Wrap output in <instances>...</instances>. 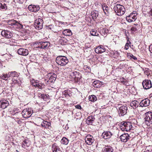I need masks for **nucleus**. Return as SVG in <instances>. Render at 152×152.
I'll use <instances>...</instances> for the list:
<instances>
[{
    "mask_svg": "<svg viewBox=\"0 0 152 152\" xmlns=\"http://www.w3.org/2000/svg\"><path fill=\"white\" fill-rule=\"evenodd\" d=\"M34 81L33 82H32V85L35 87H37L38 82L37 80L34 81Z\"/></svg>",
    "mask_w": 152,
    "mask_h": 152,
    "instance_id": "nucleus-48",
    "label": "nucleus"
},
{
    "mask_svg": "<svg viewBox=\"0 0 152 152\" xmlns=\"http://www.w3.org/2000/svg\"><path fill=\"white\" fill-rule=\"evenodd\" d=\"M7 38H2L1 40V42L2 43H4L6 44H8L10 42V40L7 39Z\"/></svg>",
    "mask_w": 152,
    "mask_h": 152,
    "instance_id": "nucleus-37",
    "label": "nucleus"
},
{
    "mask_svg": "<svg viewBox=\"0 0 152 152\" xmlns=\"http://www.w3.org/2000/svg\"><path fill=\"white\" fill-rule=\"evenodd\" d=\"M87 68H88V70H90L91 69H90V68H89V67H87Z\"/></svg>",
    "mask_w": 152,
    "mask_h": 152,
    "instance_id": "nucleus-60",
    "label": "nucleus"
},
{
    "mask_svg": "<svg viewBox=\"0 0 152 152\" xmlns=\"http://www.w3.org/2000/svg\"><path fill=\"white\" fill-rule=\"evenodd\" d=\"M113 133L110 131H105L102 134V137L104 139L110 138L113 135Z\"/></svg>",
    "mask_w": 152,
    "mask_h": 152,
    "instance_id": "nucleus-14",
    "label": "nucleus"
},
{
    "mask_svg": "<svg viewBox=\"0 0 152 152\" xmlns=\"http://www.w3.org/2000/svg\"><path fill=\"white\" fill-rule=\"evenodd\" d=\"M149 14L150 15L152 16V9H151L150 11L149 12Z\"/></svg>",
    "mask_w": 152,
    "mask_h": 152,
    "instance_id": "nucleus-56",
    "label": "nucleus"
},
{
    "mask_svg": "<svg viewBox=\"0 0 152 152\" xmlns=\"http://www.w3.org/2000/svg\"><path fill=\"white\" fill-rule=\"evenodd\" d=\"M118 38L116 36H114L113 38V41L115 42L118 39Z\"/></svg>",
    "mask_w": 152,
    "mask_h": 152,
    "instance_id": "nucleus-52",
    "label": "nucleus"
},
{
    "mask_svg": "<svg viewBox=\"0 0 152 152\" xmlns=\"http://www.w3.org/2000/svg\"><path fill=\"white\" fill-rule=\"evenodd\" d=\"M88 99L89 101L91 102H94L97 100L96 96L94 95L89 96Z\"/></svg>",
    "mask_w": 152,
    "mask_h": 152,
    "instance_id": "nucleus-35",
    "label": "nucleus"
},
{
    "mask_svg": "<svg viewBox=\"0 0 152 152\" xmlns=\"http://www.w3.org/2000/svg\"><path fill=\"white\" fill-rule=\"evenodd\" d=\"M47 76L48 80L46 83L47 84H49L51 83H54L57 77L56 75L53 73H48Z\"/></svg>",
    "mask_w": 152,
    "mask_h": 152,
    "instance_id": "nucleus-6",
    "label": "nucleus"
},
{
    "mask_svg": "<svg viewBox=\"0 0 152 152\" xmlns=\"http://www.w3.org/2000/svg\"><path fill=\"white\" fill-rule=\"evenodd\" d=\"M75 107L77 109H81V107L80 105H77L75 106Z\"/></svg>",
    "mask_w": 152,
    "mask_h": 152,
    "instance_id": "nucleus-53",
    "label": "nucleus"
},
{
    "mask_svg": "<svg viewBox=\"0 0 152 152\" xmlns=\"http://www.w3.org/2000/svg\"><path fill=\"white\" fill-rule=\"evenodd\" d=\"M142 84L144 88L148 89L152 87L151 82L150 80H145L142 83Z\"/></svg>",
    "mask_w": 152,
    "mask_h": 152,
    "instance_id": "nucleus-10",
    "label": "nucleus"
},
{
    "mask_svg": "<svg viewBox=\"0 0 152 152\" xmlns=\"http://www.w3.org/2000/svg\"><path fill=\"white\" fill-rule=\"evenodd\" d=\"M135 13H131L129 15L126 17V19L127 21L129 23H131L133 21H134L137 19Z\"/></svg>",
    "mask_w": 152,
    "mask_h": 152,
    "instance_id": "nucleus-11",
    "label": "nucleus"
},
{
    "mask_svg": "<svg viewBox=\"0 0 152 152\" xmlns=\"http://www.w3.org/2000/svg\"><path fill=\"white\" fill-rule=\"evenodd\" d=\"M18 52L19 55L23 56H27L28 54V50L23 48L19 49L18 51Z\"/></svg>",
    "mask_w": 152,
    "mask_h": 152,
    "instance_id": "nucleus-12",
    "label": "nucleus"
},
{
    "mask_svg": "<svg viewBox=\"0 0 152 152\" xmlns=\"http://www.w3.org/2000/svg\"><path fill=\"white\" fill-rule=\"evenodd\" d=\"M150 146H148V147H147L146 148V149H148V148L149 147H150Z\"/></svg>",
    "mask_w": 152,
    "mask_h": 152,
    "instance_id": "nucleus-62",
    "label": "nucleus"
},
{
    "mask_svg": "<svg viewBox=\"0 0 152 152\" xmlns=\"http://www.w3.org/2000/svg\"><path fill=\"white\" fill-rule=\"evenodd\" d=\"M129 44L128 43H126L125 48L126 50H127L128 49L129 46H128Z\"/></svg>",
    "mask_w": 152,
    "mask_h": 152,
    "instance_id": "nucleus-54",
    "label": "nucleus"
},
{
    "mask_svg": "<svg viewBox=\"0 0 152 152\" xmlns=\"http://www.w3.org/2000/svg\"><path fill=\"white\" fill-rule=\"evenodd\" d=\"M129 56L131 57V59H132L134 60H136L137 59V58L132 54H131Z\"/></svg>",
    "mask_w": 152,
    "mask_h": 152,
    "instance_id": "nucleus-50",
    "label": "nucleus"
},
{
    "mask_svg": "<svg viewBox=\"0 0 152 152\" xmlns=\"http://www.w3.org/2000/svg\"><path fill=\"white\" fill-rule=\"evenodd\" d=\"M10 77H16L18 76V73L15 71H12L9 72Z\"/></svg>",
    "mask_w": 152,
    "mask_h": 152,
    "instance_id": "nucleus-34",
    "label": "nucleus"
},
{
    "mask_svg": "<svg viewBox=\"0 0 152 152\" xmlns=\"http://www.w3.org/2000/svg\"><path fill=\"white\" fill-rule=\"evenodd\" d=\"M95 120V118L93 116L91 115L88 116L87 118L86 123L88 125H92L93 122Z\"/></svg>",
    "mask_w": 152,
    "mask_h": 152,
    "instance_id": "nucleus-23",
    "label": "nucleus"
},
{
    "mask_svg": "<svg viewBox=\"0 0 152 152\" xmlns=\"http://www.w3.org/2000/svg\"><path fill=\"white\" fill-rule=\"evenodd\" d=\"M52 150L53 152H59L60 151V148L56 143L53 145Z\"/></svg>",
    "mask_w": 152,
    "mask_h": 152,
    "instance_id": "nucleus-25",
    "label": "nucleus"
},
{
    "mask_svg": "<svg viewBox=\"0 0 152 152\" xmlns=\"http://www.w3.org/2000/svg\"><path fill=\"white\" fill-rule=\"evenodd\" d=\"M12 82L14 83V84H17L18 83L19 81L16 80L15 78H13L12 79Z\"/></svg>",
    "mask_w": 152,
    "mask_h": 152,
    "instance_id": "nucleus-51",
    "label": "nucleus"
},
{
    "mask_svg": "<svg viewBox=\"0 0 152 152\" xmlns=\"http://www.w3.org/2000/svg\"><path fill=\"white\" fill-rule=\"evenodd\" d=\"M23 117L25 118H28L30 117L31 115V110L29 109H24L22 112Z\"/></svg>",
    "mask_w": 152,
    "mask_h": 152,
    "instance_id": "nucleus-8",
    "label": "nucleus"
},
{
    "mask_svg": "<svg viewBox=\"0 0 152 152\" xmlns=\"http://www.w3.org/2000/svg\"><path fill=\"white\" fill-rule=\"evenodd\" d=\"M93 86L94 87L99 88L103 84V82L99 80L94 81L93 83Z\"/></svg>",
    "mask_w": 152,
    "mask_h": 152,
    "instance_id": "nucleus-22",
    "label": "nucleus"
},
{
    "mask_svg": "<svg viewBox=\"0 0 152 152\" xmlns=\"http://www.w3.org/2000/svg\"><path fill=\"white\" fill-rule=\"evenodd\" d=\"M50 43L47 42H40L38 44V47L41 49H46L48 48Z\"/></svg>",
    "mask_w": 152,
    "mask_h": 152,
    "instance_id": "nucleus-13",
    "label": "nucleus"
},
{
    "mask_svg": "<svg viewBox=\"0 0 152 152\" xmlns=\"http://www.w3.org/2000/svg\"><path fill=\"white\" fill-rule=\"evenodd\" d=\"M98 15V11H93L91 13V16L93 20L96 19Z\"/></svg>",
    "mask_w": 152,
    "mask_h": 152,
    "instance_id": "nucleus-29",
    "label": "nucleus"
},
{
    "mask_svg": "<svg viewBox=\"0 0 152 152\" xmlns=\"http://www.w3.org/2000/svg\"><path fill=\"white\" fill-rule=\"evenodd\" d=\"M75 71L71 72L69 76L70 78L75 80Z\"/></svg>",
    "mask_w": 152,
    "mask_h": 152,
    "instance_id": "nucleus-44",
    "label": "nucleus"
},
{
    "mask_svg": "<svg viewBox=\"0 0 152 152\" xmlns=\"http://www.w3.org/2000/svg\"><path fill=\"white\" fill-rule=\"evenodd\" d=\"M9 105L8 101L6 100L3 99L0 101V107L2 109H4Z\"/></svg>",
    "mask_w": 152,
    "mask_h": 152,
    "instance_id": "nucleus-16",
    "label": "nucleus"
},
{
    "mask_svg": "<svg viewBox=\"0 0 152 152\" xmlns=\"http://www.w3.org/2000/svg\"><path fill=\"white\" fill-rule=\"evenodd\" d=\"M62 34L66 36H70L72 35V32L69 29H65L62 32Z\"/></svg>",
    "mask_w": 152,
    "mask_h": 152,
    "instance_id": "nucleus-27",
    "label": "nucleus"
},
{
    "mask_svg": "<svg viewBox=\"0 0 152 152\" xmlns=\"http://www.w3.org/2000/svg\"><path fill=\"white\" fill-rule=\"evenodd\" d=\"M120 124V129L123 131L128 132L133 129L132 124L130 122L123 121Z\"/></svg>",
    "mask_w": 152,
    "mask_h": 152,
    "instance_id": "nucleus-1",
    "label": "nucleus"
},
{
    "mask_svg": "<svg viewBox=\"0 0 152 152\" xmlns=\"http://www.w3.org/2000/svg\"><path fill=\"white\" fill-rule=\"evenodd\" d=\"M117 109H118V112L120 116H123L127 113V107L125 105H122L118 104L117 106Z\"/></svg>",
    "mask_w": 152,
    "mask_h": 152,
    "instance_id": "nucleus-5",
    "label": "nucleus"
},
{
    "mask_svg": "<svg viewBox=\"0 0 152 152\" xmlns=\"http://www.w3.org/2000/svg\"><path fill=\"white\" fill-rule=\"evenodd\" d=\"M0 10H6L7 8L6 4H3L1 3H0Z\"/></svg>",
    "mask_w": 152,
    "mask_h": 152,
    "instance_id": "nucleus-42",
    "label": "nucleus"
},
{
    "mask_svg": "<svg viewBox=\"0 0 152 152\" xmlns=\"http://www.w3.org/2000/svg\"><path fill=\"white\" fill-rule=\"evenodd\" d=\"M90 33L91 35L92 36H99V34L97 32L96 30L95 29H91Z\"/></svg>",
    "mask_w": 152,
    "mask_h": 152,
    "instance_id": "nucleus-32",
    "label": "nucleus"
},
{
    "mask_svg": "<svg viewBox=\"0 0 152 152\" xmlns=\"http://www.w3.org/2000/svg\"><path fill=\"white\" fill-rule=\"evenodd\" d=\"M44 87L45 85L43 83H42L39 81L38 82L37 87L39 89H42L44 88Z\"/></svg>",
    "mask_w": 152,
    "mask_h": 152,
    "instance_id": "nucleus-39",
    "label": "nucleus"
},
{
    "mask_svg": "<svg viewBox=\"0 0 152 152\" xmlns=\"http://www.w3.org/2000/svg\"><path fill=\"white\" fill-rule=\"evenodd\" d=\"M60 41V42L61 43V44L63 45L64 44L63 42L64 41L63 40L64 37H62L61 36H59L58 38Z\"/></svg>",
    "mask_w": 152,
    "mask_h": 152,
    "instance_id": "nucleus-45",
    "label": "nucleus"
},
{
    "mask_svg": "<svg viewBox=\"0 0 152 152\" xmlns=\"http://www.w3.org/2000/svg\"><path fill=\"white\" fill-rule=\"evenodd\" d=\"M1 77L3 79L7 80L10 77L9 72L7 73L3 74L1 75Z\"/></svg>",
    "mask_w": 152,
    "mask_h": 152,
    "instance_id": "nucleus-28",
    "label": "nucleus"
},
{
    "mask_svg": "<svg viewBox=\"0 0 152 152\" xmlns=\"http://www.w3.org/2000/svg\"><path fill=\"white\" fill-rule=\"evenodd\" d=\"M62 1L64 2V4L66 5H69L70 3V1L68 0H62Z\"/></svg>",
    "mask_w": 152,
    "mask_h": 152,
    "instance_id": "nucleus-49",
    "label": "nucleus"
},
{
    "mask_svg": "<svg viewBox=\"0 0 152 152\" xmlns=\"http://www.w3.org/2000/svg\"><path fill=\"white\" fill-rule=\"evenodd\" d=\"M85 141L86 143L88 145H91L94 142V140L92 136L91 135H87L85 139Z\"/></svg>",
    "mask_w": 152,
    "mask_h": 152,
    "instance_id": "nucleus-20",
    "label": "nucleus"
},
{
    "mask_svg": "<svg viewBox=\"0 0 152 152\" xmlns=\"http://www.w3.org/2000/svg\"><path fill=\"white\" fill-rule=\"evenodd\" d=\"M113 9L118 16H121L125 13V9L124 7L120 4L115 5Z\"/></svg>",
    "mask_w": 152,
    "mask_h": 152,
    "instance_id": "nucleus-2",
    "label": "nucleus"
},
{
    "mask_svg": "<svg viewBox=\"0 0 152 152\" xmlns=\"http://www.w3.org/2000/svg\"><path fill=\"white\" fill-rule=\"evenodd\" d=\"M28 9L30 11L36 12L39 10V8L38 6L30 5L28 7Z\"/></svg>",
    "mask_w": 152,
    "mask_h": 152,
    "instance_id": "nucleus-19",
    "label": "nucleus"
},
{
    "mask_svg": "<svg viewBox=\"0 0 152 152\" xmlns=\"http://www.w3.org/2000/svg\"><path fill=\"white\" fill-rule=\"evenodd\" d=\"M102 7L104 13H106V12H108L109 8L106 5L103 4L102 5Z\"/></svg>",
    "mask_w": 152,
    "mask_h": 152,
    "instance_id": "nucleus-40",
    "label": "nucleus"
},
{
    "mask_svg": "<svg viewBox=\"0 0 152 152\" xmlns=\"http://www.w3.org/2000/svg\"><path fill=\"white\" fill-rule=\"evenodd\" d=\"M101 34L104 36H106V32L105 31V30L104 29H103L102 32H101Z\"/></svg>",
    "mask_w": 152,
    "mask_h": 152,
    "instance_id": "nucleus-47",
    "label": "nucleus"
},
{
    "mask_svg": "<svg viewBox=\"0 0 152 152\" xmlns=\"http://www.w3.org/2000/svg\"><path fill=\"white\" fill-rule=\"evenodd\" d=\"M42 56L41 57H42L43 58H45V57H46L44 55H42Z\"/></svg>",
    "mask_w": 152,
    "mask_h": 152,
    "instance_id": "nucleus-57",
    "label": "nucleus"
},
{
    "mask_svg": "<svg viewBox=\"0 0 152 152\" xmlns=\"http://www.w3.org/2000/svg\"><path fill=\"white\" fill-rule=\"evenodd\" d=\"M24 143H26V141H24Z\"/></svg>",
    "mask_w": 152,
    "mask_h": 152,
    "instance_id": "nucleus-64",
    "label": "nucleus"
},
{
    "mask_svg": "<svg viewBox=\"0 0 152 152\" xmlns=\"http://www.w3.org/2000/svg\"><path fill=\"white\" fill-rule=\"evenodd\" d=\"M2 65V64L1 62L0 61V66H1Z\"/></svg>",
    "mask_w": 152,
    "mask_h": 152,
    "instance_id": "nucleus-61",
    "label": "nucleus"
},
{
    "mask_svg": "<svg viewBox=\"0 0 152 152\" xmlns=\"http://www.w3.org/2000/svg\"><path fill=\"white\" fill-rule=\"evenodd\" d=\"M138 105L139 102L135 100L133 101L130 103V106L133 109H136L138 107Z\"/></svg>",
    "mask_w": 152,
    "mask_h": 152,
    "instance_id": "nucleus-24",
    "label": "nucleus"
},
{
    "mask_svg": "<svg viewBox=\"0 0 152 152\" xmlns=\"http://www.w3.org/2000/svg\"><path fill=\"white\" fill-rule=\"evenodd\" d=\"M149 50L150 51H151V53H152V44L149 46Z\"/></svg>",
    "mask_w": 152,
    "mask_h": 152,
    "instance_id": "nucleus-55",
    "label": "nucleus"
},
{
    "mask_svg": "<svg viewBox=\"0 0 152 152\" xmlns=\"http://www.w3.org/2000/svg\"><path fill=\"white\" fill-rule=\"evenodd\" d=\"M120 82L122 83L124 85H125L126 86H128L129 85L127 80L124 78H121L120 79Z\"/></svg>",
    "mask_w": 152,
    "mask_h": 152,
    "instance_id": "nucleus-36",
    "label": "nucleus"
},
{
    "mask_svg": "<svg viewBox=\"0 0 152 152\" xmlns=\"http://www.w3.org/2000/svg\"><path fill=\"white\" fill-rule=\"evenodd\" d=\"M63 94L64 95L65 97L67 96H70L71 95L70 91L68 89L66 90L63 92Z\"/></svg>",
    "mask_w": 152,
    "mask_h": 152,
    "instance_id": "nucleus-31",
    "label": "nucleus"
},
{
    "mask_svg": "<svg viewBox=\"0 0 152 152\" xmlns=\"http://www.w3.org/2000/svg\"><path fill=\"white\" fill-rule=\"evenodd\" d=\"M149 151V150H146V151L145 152H148V151Z\"/></svg>",
    "mask_w": 152,
    "mask_h": 152,
    "instance_id": "nucleus-59",
    "label": "nucleus"
},
{
    "mask_svg": "<svg viewBox=\"0 0 152 152\" xmlns=\"http://www.w3.org/2000/svg\"><path fill=\"white\" fill-rule=\"evenodd\" d=\"M8 23V24L11 26L16 25L19 28H23V26L15 20H9Z\"/></svg>",
    "mask_w": 152,
    "mask_h": 152,
    "instance_id": "nucleus-15",
    "label": "nucleus"
},
{
    "mask_svg": "<svg viewBox=\"0 0 152 152\" xmlns=\"http://www.w3.org/2000/svg\"><path fill=\"white\" fill-rule=\"evenodd\" d=\"M105 49L103 46H99L95 49V52L97 53H101L104 52Z\"/></svg>",
    "mask_w": 152,
    "mask_h": 152,
    "instance_id": "nucleus-17",
    "label": "nucleus"
},
{
    "mask_svg": "<svg viewBox=\"0 0 152 152\" xmlns=\"http://www.w3.org/2000/svg\"><path fill=\"white\" fill-rule=\"evenodd\" d=\"M113 148L110 146H105L103 149V152H113Z\"/></svg>",
    "mask_w": 152,
    "mask_h": 152,
    "instance_id": "nucleus-26",
    "label": "nucleus"
},
{
    "mask_svg": "<svg viewBox=\"0 0 152 152\" xmlns=\"http://www.w3.org/2000/svg\"><path fill=\"white\" fill-rule=\"evenodd\" d=\"M39 97L40 98L45 100L48 98V96L45 94H42L41 93L39 94Z\"/></svg>",
    "mask_w": 152,
    "mask_h": 152,
    "instance_id": "nucleus-38",
    "label": "nucleus"
},
{
    "mask_svg": "<svg viewBox=\"0 0 152 152\" xmlns=\"http://www.w3.org/2000/svg\"><path fill=\"white\" fill-rule=\"evenodd\" d=\"M1 34L3 37L8 39L11 38L13 36L12 33L7 30L2 31Z\"/></svg>",
    "mask_w": 152,
    "mask_h": 152,
    "instance_id": "nucleus-9",
    "label": "nucleus"
},
{
    "mask_svg": "<svg viewBox=\"0 0 152 152\" xmlns=\"http://www.w3.org/2000/svg\"><path fill=\"white\" fill-rule=\"evenodd\" d=\"M50 123L46 121H44L42 122L41 124V126L43 127H48L50 125Z\"/></svg>",
    "mask_w": 152,
    "mask_h": 152,
    "instance_id": "nucleus-30",
    "label": "nucleus"
},
{
    "mask_svg": "<svg viewBox=\"0 0 152 152\" xmlns=\"http://www.w3.org/2000/svg\"><path fill=\"white\" fill-rule=\"evenodd\" d=\"M47 59V58L45 57V58H43L42 60L43 61H46Z\"/></svg>",
    "mask_w": 152,
    "mask_h": 152,
    "instance_id": "nucleus-58",
    "label": "nucleus"
},
{
    "mask_svg": "<svg viewBox=\"0 0 152 152\" xmlns=\"http://www.w3.org/2000/svg\"><path fill=\"white\" fill-rule=\"evenodd\" d=\"M150 100L148 99H145L142 100L140 103V106L141 107H146L149 105Z\"/></svg>",
    "mask_w": 152,
    "mask_h": 152,
    "instance_id": "nucleus-18",
    "label": "nucleus"
},
{
    "mask_svg": "<svg viewBox=\"0 0 152 152\" xmlns=\"http://www.w3.org/2000/svg\"><path fill=\"white\" fill-rule=\"evenodd\" d=\"M148 152H152V150H151L150 151H148Z\"/></svg>",
    "mask_w": 152,
    "mask_h": 152,
    "instance_id": "nucleus-63",
    "label": "nucleus"
},
{
    "mask_svg": "<svg viewBox=\"0 0 152 152\" xmlns=\"http://www.w3.org/2000/svg\"><path fill=\"white\" fill-rule=\"evenodd\" d=\"M145 123L148 126L152 124V112H147L144 115Z\"/></svg>",
    "mask_w": 152,
    "mask_h": 152,
    "instance_id": "nucleus-4",
    "label": "nucleus"
},
{
    "mask_svg": "<svg viewBox=\"0 0 152 152\" xmlns=\"http://www.w3.org/2000/svg\"><path fill=\"white\" fill-rule=\"evenodd\" d=\"M61 142L63 144L66 145L69 142V140L66 137H64L61 140Z\"/></svg>",
    "mask_w": 152,
    "mask_h": 152,
    "instance_id": "nucleus-33",
    "label": "nucleus"
},
{
    "mask_svg": "<svg viewBox=\"0 0 152 152\" xmlns=\"http://www.w3.org/2000/svg\"><path fill=\"white\" fill-rule=\"evenodd\" d=\"M75 80H78L79 78H80V73L79 72H78L77 71H75Z\"/></svg>",
    "mask_w": 152,
    "mask_h": 152,
    "instance_id": "nucleus-41",
    "label": "nucleus"
},
{
    "mask_svg": "<svg viewBox=\"0 0 152 152\" xmlns=\"http://www.w3.org/2000/svg\"><path fill=\"white\" fill-rule=\"evenodd\" d=\"M149 69H146L145 71H144L145 74H146L148 76H149L150 74V72H149Z\"/></svg>",
    "mask_w": 152,
    "mask_h": 152,
    "instance_id": "nucleus-46",
    "label": "nucleus"
},
{
    "mask_svg": "<svg viewBox=\"0 0 152 152\" xmlns=\"http://www.w3.org/2000/svg\"><path fill=\"white\" fill-rule=\"evenodd\" d=\"M138 24H134V25L132 26V27L131 29V30L133 31H136L137 30V27L136 26Z\"/></svg>",
    "mask_w": 152,
    "mask_h": 152,
    "instance_id": "nucleus-43",
    "label": "nucleus"
},
{
    "mask_svg": "<svg viewBox=\"0 0 152 152\" xmlns=\"http://www.w3.org/2000/svg\"><path fill=\"white\" fill-rule=\"evenodd\" d=\"M56 61L58 65L62 66L66 65L69 62L68 59L66 57L62 56L57 57Z\"/></svg>",
    "mask_w": 152,
    "mask_h": 152,
    "instance_id": "nucleus-3",
    "label": "nucleus"
},
{
    "mask_svg": "<svg viewBox=\"0 0 152 152\" xmlns=\"http://www.w3.org/2000/svg\"><path fill=\"white\" fill-rule=\"evenodd\" d=\"M129 135L127 133L123 134L120 136L121 140L124 142H126L129 139Z\"/></svg>",
    "mask_w": 152,
    "mask_h": 152,
    "instance_id": "nucleus-21",
    "label": "nucleus"
},
{
    "mask_svg": "<svg viewBox=\"0 0 152 152\" xmlns=\"http://www.w3.org/2000/svg\"><path fill=\"white\" fill-rule=\"evenodd\" d=\"M43 21L42 19L39 18L35 20L34 23L35 27L36 29H38L39 30L43 28Z\"/></svg>",
    "mask_w": 152,
    "mask_h": 152,
    "instance_id": "nucleus-7",
    "label": "nucleus"
}]
</instances>
